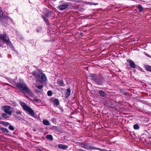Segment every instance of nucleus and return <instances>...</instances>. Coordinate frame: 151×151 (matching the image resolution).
I'll return each mask as SVG.
<instances>
[{
	"mask_svg": "<svg viewBox=\"0 0 151 151\" xmlns=\"http://www.w3.org/2000/svg\"><path fill=\"white\" fill-rule=\"evenodd\" d=\"M20 105L23 109L26 111L29 112V114L31 116H34L35 115V113L33 110L30 107L27 106L24 102H20Z\"/></svg>",
	"mask_w": 151,
	"mask_h": 151,
	"instance_id": "nucleus-5",
	"label": "nucleus"
},
{
	"mask_svg": "<svg viewBox=\"0 0 151 151\" xmlns=\"http://www.w3.org/2000/svg\"><path fill=\"white\" fill-rule=\"evenodd\" d=\"M78 151H86V150H84L83 149H79L77 150Z\"/></svg>",
	"mask_w": 151,
	"mask_h": 151,
	"instance_id": "nucleus-34",
	"label": "nucleus"
},
{
	"mask_svg": "<svg viewBox=\"0 0 151 151\" xmlns=\"http://www.w3.org/2000/svg\"><path fill=\"white\" fill-rule=\"evenodd\" d=\"M3 41L2 43L0 41V47L3 45L4 43L5 42L8 45H11V42L10 41L9 37L6 34L4 35L0 34V41Z\"/></svg>",
	"mask_w": 151,
	"mask_h": 151,
	"instance_id": "nucleus-4",
	"label": "nucleus"
},
{
	"mask_svg": "<svg viewBox=\"0 0 151 151\" xmlns=\"http://www.w3.org/2000/svg\"><path fill=\"white\" fill-rule=\"evenodd\" d=\"M127 61L130 63V66L133 68H135V64L131 60L128 59L127 60Z\"/></svg>",
	"mask_w": 151,
	"mask_h": 151,
	"instance_id": "nucleus-10",
	"label": "nucleus"
},
{
	"mask_svg": "<svg viewBox=\"0 0 151 151\" xmlns=\"http://www.w3.org/2000/svg\"><path fill=\"white\" fill-rule=\"evenodd\" d=\"M81 147L87 150H101V149L99 148L95 147L90 145L89 144L84 143L83 142H80L79 143Z\"/></svg>",
	"mask_w": 151,
	"mask_h": 151,
	"instance_id": "nucleus-6",
	"label": "nucleus"
},
{
	"mask_svg": "<svg viewBox=\"0 0 151 151\" xmlns=\"http://www.w3.org/2000/svg\"><path fill=\"white\" fill-rule=\"evenodd\" d=\"M57 83L60 86H64L65 84L63 81L62 80H58Z\"/></svg>",
	"mask_w": 151,
	"mask_h": 151,
	"instance_id": "nucleus-15",
	"label": "nucleus"
},
{
	"mask_svg": "<svg viewBox=\"0 0 151 151\" xmlns=\"http://www.w3.org/2000/svg\"><path fill=\"white\" fill-rule=\"evenodd\" d=\"M58 147L63 150H66L68 148V146L65 145L59 144L58 145Z\"/></svg>",
	"mask_w": 151,
	"mask_h": 151,
	"instance_id": "nucleus-11",
	"label": "nucleus"
},
{
	"mask_svg": "<svg viewBox=\"0 0 151 151\" xmlns=\"http://www.w3.org/2000/svg\"><path fill=\"white\" fill-rule=\"evenodd\" d=\"M36 31H37V32H40V29H37H37H36Z\"/></svg>",
	"mask_w": 151,
	"mask_h": 151,
	"instance_id": "nucleus-37",
	"label": "nucleus"
},
{
	"mask_svg": "<svg viewBox=\"0 0 151 151\" xmlns=\"http://www.w3.org/2000/svg\"><path fill=\"white\" fill-rule=\"evenodd\" d=\"M34 100L36 102H38L39 101V99L37 98H35L34 99Z\"/></svg>",
	"mask_w": 151,
	"mask_h": 151,
	"instance_id": "nucleus-32",
	"label": "nucleus"
},
{
	"mask_svg": "<svg viewBox=\"0 0 151 151\" xmlns=\"http://www.w3.org/2000/svg\"><path fill=\"white\" fill-rule=\"evenodd\" d=\"M16 86L20 92L26 95L27 98H28V96L26 95V93L30 96H32L33 95L31 90L24 83H18L16 84Z\"/></svg>",
	"mask_w": 151,
	"mask_h": 151,
	"instance_id": "nucleus-1",
	"label": "nucleus"
},
{
	"mask_svg": "<svg viewBox=\"0 0 151 151\" xmlns=\"http://www.w3.org/2000/svg\"><path fill=\"white\" fill-rule=\"evenodd\" d=\"M134 129H139V125L137 124H135L133 126Z\"/></svg>",
	"mask_w": 151,
	"mask_h": 151,
	"instance_id": "nucleus-27",
	"label": "nucleus"
},
{
	"mask_svg": "<svg viewBox=\"0 0 151 151\" xmlns=\"http://www.w3.org/2000/svg\"><path fill=\"white\" fill-rule=\"evenodd\" d=\"M3 15V11L2 10L1 8L0 7V17H1Z\"/></svg>",
	"mask_w": 151,
	"mask_h": 151,
	"instance_id": "nucleus-31",
	"label": "nucleus"
},
{
	"mask_svg": "<svg viewBox=\"0 0 151 151\" xmlns=\"http://www.w3.org/2000/svg\"><path fill=\"white\" fill-rule=\"evenodd\" d=\"M32 74L35 77V79H36L37 82H42L46 81L47 79L45 75L38 69L33 71Z\"/></svg>",
	"mask_w": 151,
	"mask_h": 151,
	"instance_id": "nucleus-2",
	"label": "nucleus"
},
{
	"mask_svg": "<svg viewBox=\"0 0 151 151\" xmlns=\"http://www.w3.org/2000/svg\"><path fill=\"white\" fill-rule=\"evenodd\" d=\"M40 150L41 151V150L40 149H39V151H40Z\"/></svg>",
	"mask_w": 151,
	"mask_h": 151,
	"instance_id": "nucleus-43",
	"label": "nucleus"
},
{
	"mask_svg": "<svg viewBox=\"0 0 151 151\" xmlns=\"http://www.w3.org/2000/svg\"><path fill=\"white\" fill-rule=\"evenodd\" d=\"M52 121L53 122H55L56 121V119L55 118H52Z\"/></svg>",
	"mask_w": 151,
	"mask_h": 151,
	"instance_id": "nucleus-35",
	"label": "nucleus"
},
{
	"mask_svg": "<svg viewBox=\"0 0 151 151\" xmlns=\"http://www.w3.org/2000/svg\"><path fill=\"white\" fill-rule=\"evenodd\" d=\"M9 18V16L3 15L0 17V24L4 25H7Z\"/></svg>",
	"mask_w": 151,
	"mask_h": 151,
	"instance_id": "nucleus-7",
	"label": "nucleus"
},
{
	"mask_svg": "<svg viewBox=\"0 0 151 151\" xmlns=\"http://www.w3.org/2000/svg\"><path fill=\"white\" fill-rule=\"evenodd\" d=\"M15 112L17 114H21V112H20V111H17Z\"/></svg>",
	"mask_w": 151,
	"mask_h": 151,
	"instance_id": "nucleus-33",
	"label": "nucleus"
},
{
	"mask_svg": "<svg viewBox=\"0 0 151 151\" xmlns=\"http://www.w3.org/2000/svg\"><path fill=\"white\" fill-rule=\"evenodd\" d=\"M53 104L55 105H56L57 106H58L59 104V102L58 99H55L53 101Z\"/></svg>",
	"mask_w": 151,
	"mask_h": 151,
	"instance_id": "nucleus-25",
	"label": "nucleus"
},
{
	"mask_svg": "<svg viewBox=\"0 0 151 151\" xmlns=\"http://www.w3.org/2000/svg\"><path fill=\"white\" fill-rule=\"evenodd\" d=\"M9 129L11 130H14V127L12 125L9 126Z\"/></svg>",
	"mask_w": 151,
	"mask_h": 151,
	"instance_id": "nucleus-30",
	"label": "nucleus"
},
{
	"mask_svg": "<svg viewBox=\"0 0 151 151\" xmlns=\"http://www.w3.org/2000/svg\"><path fill=\"white\" fill-rule=\"evenodd\" d=\"M81 10H82V11H83V10H84L83 9V8H82V9H81Z\"/></svg>",
	"mask_w": 151,
	"mask_h": 151,
	"instance_id": "nucleus-40",
	"label": "nucleus"
},
{
	"mask_svg": "<svg viewBox=\"0 0 151 151\" xmlns=\"http://www.w3.org/2000/svg\"><path fill=\"white\" fill-rule=\"evenodd\" d=\"M69 6V4H63L57 7V9L59 10L63 11L66 9Z\"/></svg>",
	"mask_w": 151,
	"mask_h": 151,
	"instance_id": "nucleus-9",
	"label": "nucleus"
},
{
	"mask_svg": "<svg viewBox=\"0 0 151 151\" xmlns=\"http://www.w3.org/2000/svg\"><path fill=\"white\" fill-rule=\"evenodd\" d=\"M0 130L3 132V133H9V130L6 128L3 127H0Z\"/></svg>",
	"mask_w": 151,
	"mask_h": 151,
	"instance_id": "nucleus-18",
	"label": "nucleus"
},
{
	"mask_svg": "<svg viewBox=\"0 0 151 151\" xmlns=\"http://www.w3.org/2000/svg\"><path fill=\"white\" fill-rule=\"evenodd\" d=\"M1 138V137H0V139Z\"/></svg>",
	"mask_w": 151,
	"mask_h": 151,
	"instance_id": "nucleus-44",
	"label": "nucleus"
},
{
	"mask_svg": "<svg viewBox=\"0 0 151 151\" xmlns=\"http://www.w3.org/2000/svg\"><path fill=\"white\" fill-rule=\"evenodd\" d=\"M51 129L58 132H59L60 131V128L58 126H52L51 127Z\"/></svg>",
	"mask_w": 151,
	"mask_h": 151,
	"instance_id": "nucleus-14",
	"label": "nucleus"
},
{
	"mask_svg": "<svg viewBox=\"0 0 151 151\" xmlns=\"http://www.w3.org/2000/svg\"><path fill=\"white\" fill-rule=\"evenodd\" d=\"M2 119V117L0 116V120L1 119Z\"/></svg>",
	"mask_w": 151,
	"mask_h": 151,
	"instance_id": "nucleus-39",
	"label": "nucleus"
},
{
	"mask_svg": "<svg viewBox=\"0 0 151 151\" xmlns=\"http://www.w3.org/2000/svg\"><path fill=\"white\" fill-rule=\"evenodd\" d=\"M36 87L39 89H41L43 87V85L42 84L40 85H38L37 86H36Z\"/></svg>",
	"mask_w": 151,
	"mask_h": 151,
	"instance_id": "nucleus-28",
	"label": "nucleus"
},
{
	"mask_svg": "<svg viewBox=\"0 0 151 151\" xmlns=\"http://www.w3.org/2000/svg\"><path fill=\"white\" fill-rule=\"evenodd\" d=\"M33 130L34 131H35V129H33Z\"/></svg>",
	"mask_w": 151,
	"mask_h": 151,
	"instance_id": "nucleus-42",
	"label": "nucleus"
},
{
	"mask_svg": "<svg viewBox=\"0 0 151 151\" xmlns=\"http://www.w3.org/2000/svg\"><path fill=\"white\" fill-rule=\"evenodd\" d=\"M0 124H1L5 127H7L10 124L8 122H6L2 121H0Z\"/></svg>",
	"mask_w": 151,
	"mask_h": 151,
	"instance_id": "nucleus-20",
	"label": "nucleus"
},
{
	"mask_svg": "<svg viewBox=\"0 0 151 151\" xmlns=\"http://www.w3.org/2000/svg\"><path fill=\"white\" fill-rule=\"evenodd\" d=\"M43 124L46 125H48L49 124V122L47 120H44L43 121Z\"/></svg>",
	"mask_w": 151,
	"mask_h": 151,
	"instance_id": "nucleus-26",
	"label": "nucleus"
},
{
	"mask_svg": "<svg viewBox=\"0 0 151 151\" xmlns=\"http://www.w3.org/2000/svg\"><path fill=\"white\" fill-rule=\"evenodd\" d=\"M80 35L81 36H83V34L82 32H80Z\"/></svg>",
	"mask_w": 151,
	"mask_h": 151,
	"instance_id": "nucleus-36",
	"label": "nucleus"
},
{
	"mask_svg": "<svg viewBox=\"0 0 151 151\" xmlns=\"http://www.w3.org/2000/svg\"><path fill=\"white\" fill-rule=\"evenodd\" d=\"M144 67L146 71L151 72V66L145 65L144 66Z\"/></svg>",
	"mask_w": 151,
	"mask_h": 151,
	"instance_id": "nucleus-16",
	"label": "nucleus"
},
{
	"mask_svg": "<svg viewBox=\"0 0 151 151\" xmlns=\"http://www.w3.org/2000/svg\"><path fill=\"white\" fill-rule=\"evenodd\" d=\"M71 93V90L70 88H68L67 89V92L66 93L65 95V98H68L70 96Z\"/></svg>",
	"mask_w": 151,
	"mask_h": 151,
	"instance_id": "nucleus-12",
	"label": "nucleus"
},
{
	"mask_svg": "<svg viewBox=\"0 0 151 151\" xmlns=\"http://www.w3.org/2000/svg\"><path fill=\"white\" fill-rule=\"evenodd\" d=\"M75 1L76 2H78V3L80 2V1L79 0H75V1Z\"/></svg>",
	"mask_w": 151,
	"mask_h": 151,
	"instance_id": "nucleus-38",
	"label": "nucleus"
},
{
	"mask_svg": "<svg viewBox=\"0 0 151 151\" xmlns=\"http://www.w3.org/2000/svg\"><path fill=\"white\" fill-rule=\"evenodd\" d=\"M10 106H3L2 107V110H4L5 113L10 115H11L12 111H10Z\"/></svg>",
	"mask_w": 151,
	"mask_h": 151,
	"instance_id": "nucleus-8",
	"label": "nucleus"
},
{
	"mask_svg": "<svg viewBox=\"0 0 151 151\" xmlns=\"http://www.w3.org/2000/svg\"><path fill=\"white\" fill-rule=\"evenodd\" d=\"M101 96L105 97L107 96V94L102 90H99V92Z\"/></svg>",
	"mask_w": 151,
	"mask_h": 151,
	"instance_id": "nucleus-13",
	"label": "nucleus"
},
{
	"mask_svg": "<svg viewBox=\"0 0 151 151\" xmlns=\"http://www.w3.org/2000/svg\"><path fill=\"white\" fill-rule=\"evenodd\" d=\"M51 13L50 12H48L45 14L44 17L46 18H48L50 17L51 16Z\"/></svg>",
	"mask_w": 151,
	"mask_h": 151,
	"instance_id": "nucleus-23",
	"label": "nucleus"
},
{
	"mask_svg": "<svg viewBox=\"0 0 151 151\" xmlns=\"http://www.w3.org/2000/svg\"><path fill=\"white\" fill-rule=\"evenodd\" d=\"M83 3L84 4H89L90 5H96L98 4V3H93L90 2H88L86 1H83Z\"/></svg>",
	"mask_w": 151,
	"mask_h": 151,
	"instance_id": "nucleus-21",
	"label": "nucleus"
},
{
	"mask_svg": "<svg viewBox=\"0 0 151 151\" xmlns=\"http://www.w3.org/2000/svg\"><path fill=\"white\" fill-rule=\"evenodd\" d=\"M137 8L139 9V12H141L144 10V9L142 6L140 4H139L137 6Z\"/></svg>",
	"mask_w": 151,
	"mask_h": 151,
	"instance_id": "nucleus-19",
	"label": "nucleus"
},
{
	"mask_svg": "<svg viewBox=\"0 0 151 151\" xmlns=\"http://www.w3.org/2000/svg\"><path fill=\"white\" fill-rule=\"evenodd\" d=\"M91 79L97 84L99 85H101L103 83V80L104 79L102 78V79L99 78L96 74H91L90 76Z\"/></svg>",
	"mask_w": 151,
	"mask_h": 151,
	"instance_id": "nucleus-3",
	"label": "nucleus"
},
{
	"mask_svg": "<svg viewBox=\"0 0 151 151\" xmlns=\"http://www.w3.org/2000/svg\"><path fill=\"white\" fill-rule=\"evenodd\" d=\"M1 57V55L0 54V57Z\"/></svg>",
	"mask_w": 151,
	"mask_h": 151,
	"instance_id": "nucleus-41",
	"label": "nucleus"
},
{
	"mask_svg": "<svg viewBox=\"0 0 151 151\" xmlns=\"http://www.w3.org/2000/svg\"><path fill=\"white\" fill-rule=\"evenodd\" d=\"M47 94L49 96H51L52 95V92L51 91H49L47 92Z\"/></svg>",
	"mask_w": 151,
	"mask_h": 151,
	"instance_id": "nucleus-29",
	"label": "nucleus"
},
{
	"mask_svg": "<svg viewBox=\"0 0 151 151\" xmlns=\"http://www.w3.org/2000/svg\"><path fill=\"white\" fill-rule=\"evenodd\" d=\"M46 138L48 139L52 140L53 139L52 136L51 134H48L46 136Z\"/></svg>",
	"mask_w": 151,
	"mask_h": 151,
	"instance_id": "nucleus-24",
	"label": "nucleus"
},
{
	"mask_svg": "<svg viewBox=\"0 0 151 151\" xmlns=\"http://www.w3.org/2000/svg\"><path fill=\"white\" fill-rule=\"evenodd\" d=\"M7 114L6 113L1 114V116L2 117V118H3L4 119L7 118H8V116Z\"/></svg>",
	"mask_w": 151,
	"mask_h": 151,
	"instance_id": "nucleus-22",
	"label": "nucleus"
},
{
	"mask_svg": "<svg viewBox=\"0 0 151 151\" xmlns=\"http://www.w3.org/2000/svg\"><path fill=\"white\" fill-rule=\"evenodd\" d=\"M42 17L44 21L46 23L47 25H49L50 24L48 20L47 19V18H46L44 17V15H42Z\"/></svg>",
	"mask_w": 151,
	"mask_h": 151,
	"instance_id": "nucleus-17",
	"label": "nucleus"
}]
</instances>
